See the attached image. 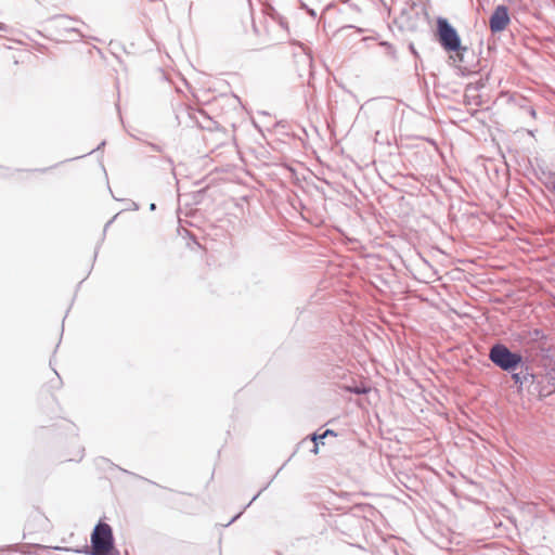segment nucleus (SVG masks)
<instances>
[{
  "label": "nucleus",
  "instance_id": "14",
  "mask_svg": "<svg viewBox=\"0 0 555 555\" xmlns=\"http://www.w3.org/2000/svg\"><path fill=\"white\" fill-rule=\"evenodd\" d=\"M323 439L324 438H318V442L320 441L321 443H323Z\"/></svg>",
  "mask_w": 555,
  "mask_h": 555
},
{
  "label": "nucleus",
  "instance_id": "2",
  "mask_svg": "<svg viewBox=\"0 0 555 555\" xmlns=\"http://www.w3.org/2000/svg\"><path fill=\"white\" fill-rule=\"evenodd\" d=\"M490 361L505 372H515L524 362V358L518 352H513L504 344H494L489 350Z\"/></svg>",
  "mask_w": 555,
  "mask_h": 555
},
{
  "label": "nucleus",
  "instance_id": "9",
  "mask_svg": "<svg viewBox=\"0 0 555 555\" xmlns=\"http://www.w3.org/2000/svg\"><path fill=\"white\" fill-rule=\"evenodd\" d=\"M151 147L156 151V152H160V146L156 145V144H151Z\"/></svg>",
  "mask_w": 555,
  "mask_h": 555
},
{
  "label": "nucleus",
  "instance_id": "10",
  "mask_svg": "<svg viewBox=\"0 0 555 555\" xmlns=\"http://www.w3.org/2000/svg\"><path fill=\"white\" fill-rule=\"evenodd\" d=\"M354 392H356V393H365V392H366V390H365V389H359V388H357V389H354Z\"/></svg>",
  "mask_w": 555,
  "mask_h": 555
},
{
  "label": "nucleus",
  "instance_id": "7",
  "mask_svg": "<svg viewBox=\"0 0 555 555\" xmlns=\"http://www.w3.org/2000/svg\"><path fill=\"white\" fill-rule=\"evenodd\" d=\"M380 44L385 46L389 50L390 54H392V55L395 54L393 47L390 43H388V42H380Z\"/></svg>",
  "mask_w": 555,
  "mask_h": 555
},
{
  "label": "nucleus",
  "instance_id": "13",
  "mask_svg": "<svg viewBox=\"0 0 555 555\" xmlns=\"http://www.w3.org/2000/svg\"><path fill=\"white\" fill-rule=\"evenodd\" d=\"M105 145V142L103 141L99 146L98 149H100L101 146Z\"/></svg>",
  "mask_w": 555,
  "mask_h": 555
},
{
  "label": "nucleus",
  "instance_id": "11",
  "mask_svg": "<svg viewBox=\"0 0 555 555\" xmlns=\"http://www.w3.org/2000/svg\"><path fill=\"white\" fill-rule=\"evenodd\" d=\"M261 491H259L255 496H253V500L248 503L247 506H249L251 504V502H254L260 494Z\"/></svg>",
  "mask_w": 555,
  "mask_h": 555
},
{
  "label": "nucleus",
  "instance_id": "1",
  "mask_svg": "<svg viewBox=\"0 0 555 555\" xmlns=\"http://www.w3.org/2000/svg\"><path fill=\"white\" fill-rule=\"evenodd\" d=\"M437 35L440 46L446 51L456 53L454 61L463 62V54L467 52V48L461 44L460 35L447 18L437 20Z\"/></svg>",
  "mask_w": 555,
  "mask_h": 555
},
{
  "label": "nucleus",
  "instance_id": "6",
  "mask_svg": "<svg viewBox=\"0 0 555 555\" xmlns=\"http://www.w3.org/2000/svg\"><path fill=\"white\" fill-rule=\"evenodd\" d=\"M335 436V433L332 429H326L322 435H313L312 440L314 442V447L312 449V452L318 453V438H325L326 436Z\"/></svg>",
  "mask_w": 555,
  "mask_h": 555
},
{
  "label": "nucleus",
  "instance_id": "4",
  "mask_svg": "<svg viewBox=\"0 0 555 555\" xmlns=\"http://www.w3.org/2000/svg\"><path fill=\"white\" fill-rule=\"evenodd\" d=\"M519 372H511L512 379L519 389L527 387L529 390L532 389L533 391H538L539 396H546L552 392L551 390H546L545 387H540L541 382L538 380V376L525 361L519 365Z\"/></svg>",
  "mask_w": 555,
  "mask_h": 555
},
{
  "label": "nucleus",
  "instance_id": "5",
  "mask_svg": "<svg viewBox=\"0 0 555 555\" xmlns=\"http://www.w3.org/2000/svg\"><path fill=\"white\" fill-rule=\"evenodd\" d=\"M508 9L505 5H498L489 20V27L492 33L503 31L509 24Z\"/></svg>",
  "mask_w": 555,
  "mask_h": 555
},
{
  "label": "nucleus",
  "instance_id": "3",
  "mask_svg": "<svg viewBox=\"0 0 555 555\" xmlns=\"http://www.w3.org/2000/svg\"><path fill=\"white\" fill-rule=\"evenodd\" d=\"M91 555H111L114 550V537L108 524L100 521L91 534Z\"/></svg>",
  "mask_w": 555,
  "mask_h": 555
},
{
  "label": "nucleus",
  "instance_id": "12",
  "mask_svg": "<svg viewBox=\"0 0 555 555\" xmlns=\"http://www.w3.org/2000/svg\"><path fill=\"white\" fill-rule=\"evenodd\" d=\"M150 209H151V210H155V209H156V205H155L154 203H152V204L150 205Z\"/></svg>",
  "mask_w": 555,
  "mask_h": 555
},
{
  "label": "nucleus",
  "instance_id": "8",
  "mask_svg": "<svg viewBox=\"0 0 555 555\" xmlns=\"http://www.w3.org/2000/svg\"><path fill=\"white\" fill-rule=\"evenodd\" d=\"M241 513H238L237 515H235L228 524L227 526L231 525L232 522H234L238 517H240Z\"/></svg>",
  "mask_w": 555,
  "mask_h": 555
}]
</instances>
